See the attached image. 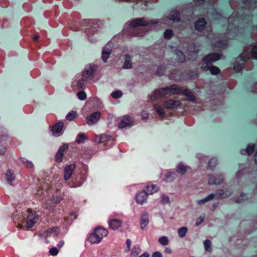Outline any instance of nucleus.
Returning a JSON list of instances; mask_svg holds the SVG:
<instances>
[{
  "instance_id": "nucleus-1",
  "label": "nucleus",
  "mask_w": 257,
  "mask_h": 257,
  "mask_svg": "<svg viewBox=\"0 0 257 257\" xmlns=\"http://www.w3.org/2000/svg\"><path fill=\"white\" fill-rule=\"evenodd\" d=\"M108 234V231L102 227H97L93 233L89 237V240L92 243H98L102 238Z\"/></svg>"
},
{
  "instance_id": "nucleus-2",
  "label": "nucleus",
  "mask_w": 257,
  "mask_h": 257,
  "mask_svg": "<svg viewBox=\"0 0 257 257\" xmlns=\"http://www.w3.org/2000/svg\"><path fill=\"white\" fill-rule=\"evenodd\" d=\"M242 61H245L249 58L257 59V46H249L244 49L243 52L239 56Z\"/></svg>"
},
{
  "instance_id": "nucleus-3",
  "label": "nucleus",
  "mask_w": 257,
  "mask_h": 257,
  "mask_svg": "<svg viewBox=\"0 0 257 257\" xmlns=\"http://www.w3.org/2000/svg\"><path fill=\"white\" fill-rule=\"evenodd\" d=\"M158 23V21L151 20L147 21L145 18H137L130 22V25L132 27H137L139 26H146L151 24Z\"/></svg>"
},
{
  "instance_id": "nucleus-4",
  "label": "nucleus",
  "mask_w": 257,
  "mask_h": 257,
  "mask_svg": "<svg viewBox=\"0 0 257 257\" xmlns=\"http://www.w3.org/2000/svg\"><path fill=\"white\" fill-rule=\"evenodd\" d=\"M27 212L28 213V215L27 216V221L26 225L27 228H32L38 221V217L36 214V213L35 212H32L31 209H28Z\"/></svg>"
},
{
  "instance_id": "nucleus-5",
  "label": "nucleus",
  "mask_w": 257,
  "mask_h": 257,
  "mask_svg": "<svg viewBox=\"0 0 257 257\" xmlns=\"http://www.w3.org/2000/svg\"><path fill=\"white\" fill-rule=\"evenodd\" d=\"M164 21V23L166 24L168 20H170L174 23L178 22L180 21V14L179 12L176 10H172L167 16H164L162 19Z\"/></svg>"
},
{
  "instance_id": "nucleus-6",
  "label": "nucleus",
  "mask_w": 257,
  "mask_h": 257,
  "mask_svg": "<svg viewBox=\"0 0 257 257\" xmlns=\"http://www.w3.org/2000/svg\"><path fill=\"white\" fill-rule=\"evenodd\" d=\"M101 113L99 111L95 112L86 117L87 123L91 125L96 123L100 119Z\"/></svg>"
},
{
  "instance_id": "nucleus-7",
  "label": "nucleus",
  "mask_w": 257,
  "mask_h": 257,
  "mask_svg": "<svg viewBox=\"0 0 257 257\" xmlns=\"http://www.w3.org/2000/svg\"><path fill=\"white\" fill-rule=\"evenodd\" d=\"M165 88L166 94L173 95L181 93L180 88L175 85L166 86Z\"/></svg>"
},
{
  "instance_id": "nucleus-8",
  "label": "nucleus",
  "mask_w": 257,
  "mask_h": 257,
  "mask_svg": "<svg viewBox=\"0 0 257 257\" xmlns=\"http://www.w3.org/2000/svg\"><path fill=\"white\" fill-rule=\"evenodd\" d=\"M76 165L75 164H70L67 165L64 168V178L65 180L69 179L73 173V171L75 169Z\"/></svg>"
},
{
  "instance_id": "nucleus-9",
  "label": "nucleus",
  "mask_w": 257,
  "mask_h": 257,
  "mask_svg": "<svg viewBox=\"0 0 257 257\" xmlns=\"http://www.w3.org/2000/svg\"><path fill=\"white\" fill-rule=\"evenodd\" d=\"M68 148V146L67 145H64L59 148L55 156V160L57 162L60 163L62 162L64 152Z\"/></svg>"
},
{
  "instance_id": "nucleus-10",
  "label": "nucleus",
  "mask_w": 257,
  "mask_h": 257,
  "mask_svg": "<svg viewBox=\"0 0 257 257\" xmlns=\"http://www.w3.org/2000/svg\"><path fill=\"white\" fill-rule=\"evenodd\" d=\"M95 70L94 67L92 65H89L86 67L82 72L83 77L86 80L89 78L92 79L93 77V72Z\"/></svg>"
},
{
  "instance_id": "nucleus-11",
  "label": "nucleus",
  "mask_w": 257,
  "mask_h": 257,
  "mask_svg": "<svg viewBox=\"0 0 257 257\" xmlns=\"http://www.w3.org/2000/svg\"><path fill=\"white\" fill-rule=\"evenodd\" d=\"M181 103L180 101L176 100L170 99L164 102V107L167 108L173 109L180 106Z\"/></svg>"
},
{
  "instance_id": "nucleus-12",
  "label": "nucleus",
  "mask_w": 257,
  "mask_h": 257,
  "mask_svg": "<svg viewBox=\"0 0 257 257\" xmlns=\"http://www.w3.org/2000/svg\"><path fill=\"white\" fill-rule=\"evenodd\" d=\"M133 124V121L131 117L128 115L124 116L118 125L119 128H124L126 126H131Z\"/></svg>"
},
{
  "instance_id": "nucleus-13",
  "label": "nucleus",
  "mask_w": 257,
  "mask_h": 257,
  "mask_svg": "<svg viewBox=\"0 0 257 257\" xmlns=\"http://www.w3.org/2000/svg\"><path fill=\"white\" fill-rule=\"evenodd\" d=\"M166 94L165 88H162L161 89L155 90L154 93L151 95V98L152 100L159 99L165 96Z\"/></svg>"
},
{
  "instance_id": "nucleus-14",
  "label": "nucleus",
  "mask_w": 257,
  "mask_h": 257,
  "mask_svg": "<svg viewBox=\"0 0 257 257\" xmlns=\"http://www.w3.org/2000/svg\"><path fill=\"white\" fill-rule=\"evenodd\" d=\"M111 52V47L109 44L106 45L102 51V59L104 62L107 61Z\"/></svg>"
},
{
  "instance_id": "nucleus-15",
  "label": "nucleus",
  "mask_w": 257,
  "mask_h": 257,
  "mask_svg": "<svg viewBox=\"0 0 257 257\" xmlns=\"http://www.w3.org/2000/svg\"><path fill=\"white\" fill-rule=\"evenodd\" d=\"M223 181V178L222 176H209L208 179V183L210 185L215 184L218 185L222 183Z\"/></svg>"
},
{
  "instance_id": "nucleus-16",
  "label": "nucleus",
  "mask_w": 257,
  "mask_h": 257,
  "mask_svg": "<svg viewBox=\"0 0 257 257\" xmlns=\"http://www.w3.org/2000/svg\"><path fill=\"white\" fill-rule=\"evenodd\" d=\"M122 221L120 219H112L109 220L108 224L112 230H116L121 226Z\"/></svg>"
},
{
  "instance_id": "nucleus-17",
  "label": "nucleus",
  "mask_w": 257,
  "mask_h": 257,
  "mask_svg": "<svg viewBox=\"0 0 257 257\" xmlns=\"http://www.w3.org/2000/svg\"><path fill=\"white\" fill-rule=\"evenodd\" d=\"M189 169H190L189 166L185 165L182 163H180L176 166V171L178 174L183 175L186 173Z\"/></svg>"
},
{
  "instance_id": "nucleus-18",
  "label": "nucleus",
  "mask_w": 257,
  "mask_h": 257,
  "mask_svg": "<svg viewBox=\"0 0 257 257\" xmlns=\"http://www.w3.org/2000/svg\"><path fill=\"white\" fill-rule=\"evenodd\" d=\"M231 194V191L228 189H226L225 190H219L216 192L215 196L218 199L224 198L230 196Z\"/></svg>"
},
{
  "instance_id": "nucleus-19",
  "label": "nucleus",
  "mask_w": 257,
  "mask_h": 257,
  "mask_svg": "<svg viewBox=\"0 0 257 257\" xmlns=\"http://www.w3.org/2000/svg\"><path fill=\"white\" fill-rule=\"evenodd\" d=\"M149 214L147 212H144L141 217V227L142 229H144L149 223Z\"/></svg>"
},
{
  "instance_id": "nucleus-20",
  "label": "nucleus",
  "mask_w": 257,
  "mask_h": 257,
  "mask_svg": "<svg viewBox=\"0 0 257 257\" xmlns=\"http://www.w3.org/2000/svg\"><path fill=\"white\" fill-rule=\"evenodd\" d=\"M205 61H208L211 64L220 58V55L219 53H213L208 55L205 58Z\"/></svg>"
},
{
  "instance_id": "nucleus-21",
  "label": "nucleus",
  "mask_w": 257,
  "mask_h": 257,
  "mask_svg": "<svg viewBox=\"0 0 257 257\" xmlns=\"http://www.w3.org/2000/svg\"><path fill=\"white\" fill-rule=\"evenodd\" d=\"M148 197V193L145 191H142L138 193L136 196V201L138 203L142 204Z\"/></svg>"
},
{
  "instance_id": "nucleus-22",
  "label": "nucleus",
  "mask_w": 257,
  "mask_h": 257,
  "mask_svg": "<svg viewBox=\"0 0 257 257\" xmlns=\"http://www.w3.org/2000/svg\"><path fill=\"white\" fill-rule=\"evenodd\" d=\"M110 137L105 134H102L96 136L94 139V141L98 144L104 143L109 141Z\"/></svg>"
},
{
  "instance_id": "nucleus-23",
  "label": "nucleus",
  "mask_w": 257,
  "mask_h": 257,
  "mask_svg": "<svg viewBox=\"0 0 257 257\" xmlns=\"http://www.w3.org/2000/svg\"><path fill=\"white\" fill-rule=\"evenodd\" d=\"M63 122L62 121L58 122L53 126L51 129V131L53 134H58L60 133L63 127Z\"/></svg>"
},
{
  "instance_id": "nucleus-24",
  "label": "nucleus",
  "mask_w": 257,
  "mask_h": 257,
  "mask_svg": "<svg viewBox=\"0 0 257 257\" xmlns=\"http://www.w3.org/2000/svg\"><path fill=\"white\" fill-rule=\"evenodd\" d=\"M181 92L187 97L188 101H194L196 100L195 96L190 90L185 89L182 92L181 91Z\"/></svg>"
},
{
  "instance_id": "nucleus-25",
  "label": "nucleus",
  "mask_w": 257,
  "mask_h": 257,
  "mask_svg": "<svg viewBox=\"0 0 257 257\" xmlns=\"http://www.w3.org/2000/svg\"><path fill=\"white\" fill-rule=\"evenodd\" d=\"M147 193L149 194H153L158 190V187L152 184H148L146 186Z\"/></svg>"
},
{
  "instance_id": "nucleus-26",
  "label": "nucleus",
  "mask_w": 257,
  "mask_h": 257,
  "mask_svg": "<svg viewBox=\"0 0 257 257\" xmlns=\"http://www.w3.org/2000/svg\"><path fill=\"white\" fill-rule=\"evenodd\" d=\"M205 24L206 22L205 20L204 19H200L196 22L195 28L198 31H201L204 29Z\"/></svg>"
},
{
  "instance_id": "nucleus-27",
  "label": "nucleus",
  "mask_w": 257,
  "mask_h": 257,
  "mask_svg": "<svg viewBox=\"0 0 257 257\" xmlns=\"http://www.w3.org/2000/svg\"><path fill=\"white\" fill-rule=\"evenodd\" d=\"M217 164V160L216 158L211 159L208 162L207 169L213 170Z\"/></svg>"
},
{
  "instance_id": "nucleus-28",
  "label": "nucleus",
  "mask_w": 257,
  "mask_h": 257,
  "mask_svg": "<svg viewBox=\"0 0 257 257\" xmlns=\"http://www.w3.org/2000/svg\"><path fill=\"white\" fill-rule=\"evenodd\" d=\"M132 67L131 57L128 55H126L125 57V62L123 66L124 69H130Z\"/></svg>"
},
{
  "instance_id": "nucleus-29",
  "label": "nucleus",
  "mask_w": 257,
  "mask_h": 257,
  "mask_svg": "<svg viewBox=\"0 0 257 257\" xmlns=\"http://www.w3.org/2000/svg\"><path fill=\"white\" fill-rule=\"evenodd\" d=\"M6 179L9 182H11L15 179V176L14 173L8 170L6 174Z\"/></svg>"
},
{
  "instance_id": "nucleus-30",
  "label": "nucleus",
  "mask_w": 257,
  "mask_h": 257,
  "mask_svg": "<svg viewBox=\"0 0 257 257\" xmlns=\"http://www.w3.org/2000/svg\"><path fill=\"white\" fill-rule=\"evenodd\" d=\"M86 139L87 137L86 135L83 133H81L78 135L75 141L78 144H80L83 143Z\"/></svg>"
},
{
  "instance_id": "nucleus-31",
  "label": "nucleus",
  "mask_w": 257,
  "mask_h": 257,
  "mask_svg": "<svg viewBox=\"0 0 257 257\" xmlns=\"http://www.w3.org/2000/svg\"><path fill=\"white\" fill-rule=\"evenodd\" d=\"M59 232V229L57 227H53L48 229L47 232V235H50L54 234V235L57 236Z\"/></svg>"
},
{
  "instance_id": "nucleus-32",
  "label": "nucleus",
  "mask_w": 257,
  "mask_h": 257,
  "mask_svg": "<svg viewBox=\"0 0 257 257\" xmlns=\"http://www.w3.org/2000/svg\"><path fill=\"white\" fill-rule=\"evenodd\" d=\"M211 64L208 61H205V58H204L203 60V64L201 67V69L204 71H208L209 70L210 67H211Z\"/></svg>"
},
{
  "instance_id": "nucleus-33",
  "label": "nucleus",
  "mask_w": 257,
  "mask_h": 257,
  "mask_svg": "<svg viewBox=\"0 0 257 257\" xmlns=\"http://www.w3.org/2000/svg\"><path fill=\"white\" fill-rule=\"evenodd\" d=\"M77 116V113L75 111H71L69 112L66 115V118L69 120H73Z\"/></svg>"
},
{
  "instance_id": "nucleus-34",
  "label": "nucleus",
  "mask_w": 257,
  "mask_h": 257,
  "mask_svg": "<svg viewBox=\"0 0 257 257\" xmlns=\"http://www.w3.org/2000/svg\"><path fill=\"white\" fill-rule=\"evenodd\" d=\"M187 231L186 227H182L180 228L178 230V235L180 237H184Z\"/></svg>"
},
{
  "instance_id": "nucleus-35",
  "label": "nucleus",
  "mask_w": 257,
  "mask_h": 257,
  "mask_svg": "<svg viewBox=\"0 0 257 257\" xmlns=\"http://www.w3.org/2000/svg\"><path fill=\"white\" fill-rule=\"evenodd\" d=\"M158 241L161 244L164 246L167 245L169 243V239L168 237L165 236L160 237Z\"/></svg>"
},
{
  "instance_id": "nucleus-36",
  "label": "nucleus",
  "mask_w": 257,
  "mask_h": 257,
  "mask_svg": "<svg viewBox=\"0 0 257 257\" xmlns=\"http://www.w3.org/2000/svg\"><path fill=\"white\" fill-rule=\"evenodd\" d=\"M86 80L83 77V78L79 80L77 83V87L79 89H84L85 87Z\"/></svg>"
},
{
  "instance_id": "nucleus-37",
  "label": "nucleus",
  "mask_w": 257,
  "mask_h": 257,
  "mask_svg": "<svg viewBox=\"0 0 257 257\" xmlns=\"http://www.w3.org/2000/svg\"><path fill=\"white\" fill-rule=\"evenodd\" d=\"M255 149V145L252 144H250L248 145L246 149V152L248 155H250L252 154Z\"/></svg>"
},
{
  "instance_id": "nucleus-38",
  "label": "nucleus",
  "mask_w": 257,
  "mask_h": 257,
  "mask_svg": "<svg viewBox=\"0 0 257 257\" xmlns=\"http://www.w3.org/2000/svg\"><path fill=\"white\" fill-rule=\"evenodd\" d=\"M209 70H210L211 73L213 75H216L220 72L219 69L214 66H211Z\"/></svg>"
},
{
  "instance_id": "nucleus-39",
  "label": "nucleus",
  "mask_w": 257,
  "mask_h": 257,
  "mask_svg": "<svg viewBox=\"0 0 257 257\" xmlns=\"http://www.w3.org/2000/svg\"><path fill=\"white\" fill-rule=\"evenodd\" d=\"M154 108L160 116H163L164 112L163 108L160 106L158 104H156L154 105Z\"/></svg>"
},
{
  "instance_id": "nucleus-40",
  "label": "nucleus",
  "mask_w": 257,
  "mask_h": 257,
  "mask_svg": "<svg viewBox=\"0 0 257 257\" xmlns=\"http://www.w3.org/2000/svg\"><path fill=\"white\" fill-rule=\"evenodd\" d=\"M204 245L205 249L208 251H211V241L209 240L206 239L204 241Z\"/></svg>"
},
{
  "instance_id": "nucleus-41",
  "label": "nucleus",
  "mask_w": 257,
  "mask_h": 257,
  "mask_svg": "<svg viewBox=\"0 0 257 257\" xmlns=\"http://www.w3.org/2000/svg\"><path fill=\"white\" fill-rule=\"evenodd\" d=\"M176 54L180 62H183L185 61V56L181 51H177Z\"/></svg>"
},
{
  "instance_id": "nucleus-42",
  "label": "nucleus",
  "mask_w": 257,
  "mask_h": 257,
  "mask_svg": "<svg viewBox=\"0 0 257 257\" xmlns=\"http://www.w3.org/2000/svg\"><path fill=\"white\" fill-rule=\"evenodd\" d=\"M164 37L167 39H170L172 36L173 35V33L172 30L170 29H167L164 34Z\"/></svg>"
},
{
  "instance_id": "nucleus-43",
  "label": "nucleus",
  "mask_w": 257,
  "mask_h": 257,
  "mask_svg": "<svg viewBox=\"0 0 257 257\" xmlns=\"http://www.w3.org/2000/svg\"><path fill=\"white\" fill-rule=\"evenodd\" d=\"M122 95V93L120 90H116L111 93V96L114 98H118L120 97Z\"/></svg>"
},
{
  "instance_id": "nucleus-44",
  "label": "nucleus",
  "mask_w": 257,
  "mask_h": 257,
  "mask_svg": "<svg viewBox=\"0 0 257 257\" xmlns=\"http://www.w3.org/2000/svg\"><path fill=\"white\" fill-rule=\"evenodd\" d=\"M174 174L172 172L168 173L166 175V181L171 182L174 179Z\"/></svg>"
},
{
  "instance_id": "nucleus-45",
  "label": "nucleus",
  "mask_w": 257,
  "mask_h": 257,
  "mask_svg": "<svg viewBox=\"0 0 257 257\" xmlns=\"http://www.w3.org/2000/svg\"><path fill=\"white\" fill-rule=\"evenodd\" d=\"M49 252L50 255L55 256L59 253V249L56 247H53L49 249Z\"/></svg>"
},
{
  "instance_id": "nucleus-46",
  "label": "nucleus",
  "mask_w": 257,
  "mask_h": 257,
  "mask_svg": "<svg viewBox=\"0 0 257 257\" xmlns=\"http://www.w3.org/2000/svg\"><path fill=\"white\" fill-rule=\"evenodd\" d=\"M77 96L78 98L81 100H84L86 98V94L84 91H79L77 93Z\"/></svg>"
},
{
  "instance_id": "nucleus-47",
  "label": "nucleus",
  "mask_w": 257,
  "mask_h": 257,
  "mask_svg": "<svg viewBox=\"0 0 257 257\" xmlns=\"http://www.w3.org/2000/svg\"><path fill=\"white\" fill-rule=\"evenodd\" d=\"M22 163L26 167L29 169H32L33 168L34 165L31 162L28 160H24Z\"/></svg>"
},
{
  "instance_id": "nucleus-48",
  "label": "nucleus",
  "mask_w": 257,
  "mask_h": 257,
  "mask_svg": "<svg viewBox=\"0 0 257 257\" xmlns=\"http://www.w3.org/2000/svg\"><path fill=\"white\" fill-rule=\"evenodd\" d=\"M205 215L202 214L197 218L196 221V225L198 226L204 220Z\"/></svg>"
},
{
  "instance_id": "nucleus-49",
  "label": "nucleus",
  "mask_w": 257,
  "mask_h": 257,
  "mask_svg": "<svg viewBox=\"0 0 257 257\" xmlns=\"http://www.w3.org/2000/svg\"><path fill=\"white\" fill-rule=\"evenodd\" d=\"M161 202L163 204H166L169 202V198L168 196L162 195L161 196Z\"/></svg>"
},
{
  "instance_id": "nucleus-50",
  "label": "nucleus",
  "mask_w": 257,
  "mask_h": 257,
  "mask_svg": "<svg viewBox=\"0 0 257 257\" xmlns=\"http://www.w3.org/2000/svg\"><path fill=\"white\" fill-rule=\"evenodd\" d=\"M227 45V42L226 41H219L217 43V45L216 46V47L219 48V49H223L225 46Z\"/></svg>"
},
{
  "instance_id": "nucleus-51",
  "label": "nucleus",
  "mask_w": 257,
  "mask_h": 257,
  "mask_svg": "<svg viewBox=\"0 0 257 257\" xmlns=\"http://www.w3.org/2000/svg\"><path fill=\"white\" fill-rule=\"evenodd\" d=\"M247 199V197L246 195L244 194H241L240 196L238 197V198L237 199L236 202H241L244 200H245Z\"/></svg>"
},
{
  "instance_id": "nucleus-52",
  "label": "nucleus",
  "mask_w": 257,
  "mask_h": 257,
  "mask_svg": "<svg viewBox=\"0 0 257 257\" xmlns=\"http://www.w3.org/2000/svg\"><path fill=\"white\" fill-rule=\"evenodd\" d=\"M62 200V198L60 197H53L52 201L54 203H58Z\"/></svg>"
},
{
  "instance_id": "nucleus-53",
  "label": "nucleus",
  "mask_w": 257,
  "mask_h": 257,
  "mask_svg": "<svg viewBox=\"0 0 257 257\" xmlns=\"http://www.w3.org/2000/svg\"><path fill=\"white\" fill-rule=\"evenodd\" d=\"M152 257H163V256L160 251H155L152 254Z\"/></svg>"
},
{
  "instance_id": "nucleus-54",
  "label": "nucleus",
  "mask_w": 257,
  "mask_h": 257,
  "mask_svg": "<svg viewBox=\"0 0 257 257\" xmlns=\"http://www.w3.org/2000/svg\"><path fill=\"white\" fill-rule=\"evenodd\" d=\"M233 68L235 71L239 72L242 68V66L241 65H234Z\"/></svg>"
},
{
  "instance_id": "nucleus-55",
  "label": "nucleus",
  "mask_w": 257,
  "mask_h": 257,
  "mask_svg": "<svg viewBox=\"0 0 257 257\" xmlns=\"http://www.w3.org/2000/svg\"><path fill=\"white\" fill-rule=\"evenodd\" d=\"M215 195H214L213 194H210L208 196H207L206 197H205L206 200H207V202L209 201H210L214 198Z\"/></svg>"
},
{
  "instance_id": "nucleus-56",
  "label": "nucleus",
  "mask_w": 257,
  "mask_h": 257,
  "mask_svg": "<svg viewBox=\"0 0 257 257\" xmlns=\"http://www.w3.org/2000/svg\"><path fill=\"white\" fill-rule=\"evenodd\" d=\"M207 200H206V198L202 199L201 200H199L197 201V204L198 205H201L207 202Z\"/></svg>"
},
{
  "instance_id": "nucleus-57",
  "label": "nucleus",
  "mask_w": 257,
  "mask_h": 257,
  "mask_svg": "<svg viewBox=\"0 0 257 257\" xmlns=\"http://www.w3.org/2000/svg\"><path fill=\"white\" fill-rule=\"evenodd\" d=\"M7 148L4 146H1L0 148V154L4 155L6 153Z\"/></svg>"
},
{
  "instance_id": "nucleus-58",
  "label": "nucleus",
  "mask_w": 257,
  "mask_h": 257,
  "mask_svg": "<svg viewBox=\"0 0 257 257\" xmlns=\"http://www.w3.org/2000/svg\"><path fill=\"white\" fill-rule=\"evenodd\" d=\"M142 116L143 119H147V118H148L149 115L147 112L143 111L142 113Z\"/></svg>"
},
{
  "instance_id": "nucleus-59",
  "label": "nucleus",
  "mask_w": 257,
  "mask_h": 257,
  "mask_svg": "<svg viewBox=\"0 0 257 257\" xmlns=\"http://www.w3.org/2000/svg\"><path fill=\"white\" fill-rule=\"evenodd\" d=\"M131 243H132V242L130 239H126V244L127 245V248L128 250H129L130 249V246H131Z\"/></svg>"
},
{
  "instance_id": "nucleus-60",
  "label": "nucleus",
  "mask_w": 257,
  "mask_h": 257,
  "mask_svg": "<svg viewBox=\"0 0 257 257\" xmlns=\"http://www.w3.org/2000/svg\"><path fill=\"white\" fill-rule=\"evenodd\" d=\"M204 2V0H194L195 4L199 6L201 4H203Z\"/></svg>"
},
{
  "instance_id": "nucleus-61",
  "label": "nucleus",
  "mask_w": 257,
  "mask_h": 257,
  "mask_svg": "<svg viewBox=\"0 0 257 257\" xmlns=\"http://www.w3.org/2000/svg\"><path fill=\"white\" fill-rule=\"evenodd\" d=\"M149 253L148 252H146L142 254V255H141L139 257H149Z\"/></svg>"
},
{
  "instance_id": "nucleus-62",
  "label": "nucleus",
  "mask_w": 257,
  "mask_h": 257,
  "mask_svg": "<svg viewBox=\"0 0 257 257\" xmlns=\"http://www.w3.org/2000/svg\"><path fill=\"white\" fill-rule=\"evenodd\" d=\"M165 252L167 253L170 254L172 252V250L170 248L166 247L165 249Z\"/></svg>"
},
{
  "instance_id": "nucleus-63",
  "label": "nucleus",
  "mask_w": 257,
  "mask_h": 257,
  "mask_svg": "<svg viewBox=\"0 0 257 257\" xmlns=\"http://www.w3.org/2000/svg\"><path fill=\"white\" fill-rule=\"evenodd\" d=\"M63 245H64V241H60L58 244V246L59 248H61L63 246Z\"/></svg>"
},
{
  "instance_id": "nucleus-64",
  "label": "nucleus",
  "mask_w": 257,
  "mask_h": 257,
  "mask_svg": "<svg viewBox=\"0 0 257 257\" xmlns=\"http://www.w3.org/2000/svg\"><path fill=\"white\" fill-rule=\"evenodd\" d=\"M40 38V36L39 35H35L33 36V39L34 40H36V41H37L39 40V39Z\"/></svg>"
}]
</instances>
